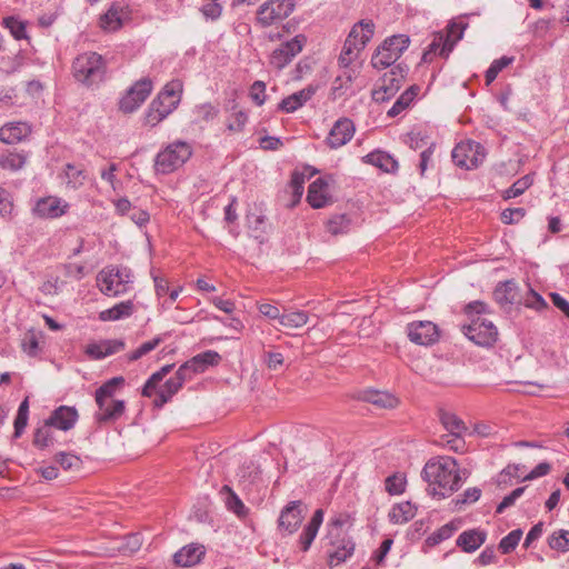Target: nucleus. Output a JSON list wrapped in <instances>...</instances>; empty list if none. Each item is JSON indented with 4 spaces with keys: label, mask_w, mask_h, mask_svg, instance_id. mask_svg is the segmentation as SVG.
Listing matches in <instances>:
<instances>
[{
    "label": "nucleus",
    "mask_w": 569,
    "mask_h": 569,
    "mask_svg": "<svg viewBox=\"0 0 569 569\" xmlns=\"http://www.w3.org/2000/svg\"><path fill=\"white\" fill-rule=\"evenodd\" d=\"M355 38H357L356 30H350L339 56V64L342 68H348L351 62L357 59L358 53L360 52L358 51V47L355 46Z\"/></svg>",
    "instance_id": "e433bc0d"
},
{
    "label": "nucleus",
    "mask_w": 569,
    "mask_h": 569,
    "mask_svg": "<svg viewBox=\"0 0 569 569\" xmlns=\"http://www.w3.org/2000/svg\"><path fill=\"white\" fill-rule=\"evenodd\" d=\"M181 93H182L181 81L172 80L164 86L162 91H160L157 97L164 101L173 102V104L176 107H178L180 103V100H181Z\"/></svg>",
    "instance_id": "c03bdc74"
},
{
    "label": "nucleus",
    "mask_w": 569,
    "mask_h": 569,
    "mask_svg": "<svg viewBox=\"0 0 569 569\" xmlns=\"http://www.w3.org/2000/svg\"><path fill=\"white\" fill-rule=\"evenodd\" d=\"M406 143L412 150H419L427 148L430 142L428 141V137L421 134L420 132H411L407 136Z\"/></svg>",
    "instance_id": "774afa93"
},
{
    "label": "nucleus",
    "mask_w": 569,
    "mask_h": 569,
    "mask_svg": "<svg viewBox=\"0 0 569 569\" xmlns=\"http://www.w3.org/2000/svg\"><path fill=\"white\" fill-rule=\"evenodd\" d=\"M191 154L192 148L188 142L173 141L156 156L154 171L160 174H169L183 166Z\"/></svg>",
    "instance_id": "423d86ee"
},
{
    "label": "nucleus",
    "mask_w": 569,
    "mask_h": 569,
    "mask_svg": "<svg viewBox=\"0 0 569 569\" xmlns=\"http://www.w3.org/2000/svg\"><path fill=\"white\" fill-rule=\"evenodd\" d=\"M456 530H457V526L453 522H449V523L442 526L441 528H439L430 537H428L427 542L430 546L438 545L441 541L449 539Z\"/></svg>",
    "instance_id": "13d9d810"
},
{
    "label": "nucleus",
    "mask_w": 569,
    "mask_h": 569,
    "mask_svg": "<svg viewBox=\"0 0 569 569\" xmlns=\"http://www.w3.org/2000/svg\"><path fill=\"white\" fill-rule=\"evenodd\" d=\"M308 313L306 311H291L282 313L280 318V325L289 329H298L303 327L308 322Z\"/></svg>",
    "instance_id": "a18cd8bd"
},
{
    "label": "nucleus",
    "mask_w": 569,
    "mask_h": 569,
    "mask_svg": "<svg viewBox=\"0 0 569 569\" xmlns=\"http://www.w3.org/2000/svg\"><path fill=\"white\" fill-rule=\"evenodd\" d=\"M347 526H351L348 515H339L327 525L326 552L328 565L336 567L349 559L355 551V542L348 535Z\"/></svg>",
    "instance_id": "f03ea898"
},
{
    "label": "nucleus",
    "mask_w": 569,
    "mask_h": 569,
    "mask_svg": "<svg viewBox=\"0 0 569 569\" xmlns=\"http://www.w3.org/2000/svg\"><path fill=\"white\" fill-rule=\"evenodd\" d=\"M439 418L445 429L449 431V436H461L467 429L465 422L452 412L441 410Z\"/></svg>",
    "instance_id": "a19ab883"
},
{
    "label": "nucleus",
    "mask_w": 569,
    "mask_h": 569,
    "mask_svg": "<svg viewBox=\"0 0 569 569\" xmlns=\"http://www.w3.org/2000/svg\"><path fill=\"white\" fill-rule=\"evenodd\" d=\"M407 68L397 64L380 79V84L372 92V99L377 102H383L393 97L400 89L406 77Z\"/></svg>",
    "instance_id": "1a4fd4ad"
},
{
    "label": "nucleus",
    "mask_w": 569,
    "mask_h": 569,
    "mask_svg": "<svg viewBox=\"0 0 569 569\" xmlns=\"http://www.w3.org/2000/svg\"><path fill=\"white\" fill-rule=\"evenodd\" d=\"M182 383L176 378H169L163 386L157 387L154 390L156 398L153 400V406L156 408H162L181 388Z\"/></svg>",
    "instance_id": "c756f323"
},
{
    "label": "nucleus",
    "mask_w": 569,
    "mask_h": 569,
    "mask_svg": "<svg viewBox=\"0 0 569 569\" xmlns=\"http://www.w3.org/2000/svg\"><path fill=\"white\" fill-rule=\"evenodd\" d=\"M451 51H452V42L448 41V38H445L443 32H438L435 34L431 43L428 46L427 50L423 52L422 61L431 62L433 59V56H436V54L447 58Z\"/></svg>",
    "instance_id": "cd10ccee"
},
{
    "label": "nucleus",
    "mask_w": 569,
    "mask_h": 569,
    "mask_svg": "<svg viewBox=\"0 0 569 569\" xmlns=\"http://www.w3.org/2000/svg\"><path fill=\"white\" fill-rule=\"evenodd\" d=\"M351 219L346 213L331 216L327 223L326 229L332 236L343 234L350 230Z\"/></svg>",
    "instance_id": "79ce46f5"
},
{
    "label": "nucleus",
    "mask_w": 569,
    "mask_h": 569,
    "mask_svg": "<svg viewBox=\"0 0 569 569\" xmlns=\"http://www.w3.org/2000/svg\"><path fill=\"white\" fill-rule=\"evenodd\" d=\"M152 91V82L148 78H143L134 82L119 101V109L123 113H132L149 97Z\"/></svg>",
    "instance_id": "9d476101"
},
{
    "label": "nucleus",
    "mask_w": 569,
    "mask_h": 569,
    "mask_svg": "<svg viewBox=\"0 0 569 569\" xmlns=\"http://www.w3.org/2000/svg\"><path fill=\"white\" fill-rule=\"evenodd\" d=\"M62 177L67 187L73 190L81 188L87 180L86 170L73 163H67L64 166Z\"/></svg>",
    "instance_id": "7c9ffc66"
},
{
    "label": "nucleus",
    "mask_w": 569,
    "mask_h": 569,
    "mask_svg": "<svg viewBox=\"0 0 569 569\" xmlns=\"http://www.w3.org/2000/svg\"><path fill=\"white\" fill-rule=\"evenodd\" d=\"M303 520L301 501L289 502L281 511L278 519V528L281 532L292 535Z\"/></svg>",
    "instance_id": "4468645a"
},
{
    "label": "nucleus",
    "mask_w": 569,
    "mask_h": 569,
    "mask_svg": "<svg viewBox=\"0 0 569 569\" xmlns=\"http://www.w3.org/2000/svg\"><path fill=\"white\" fill-rule=\"evenodd\" d=\"M13 208L14 204L11 193L6 189L0 188V217L3 219H11Z\"/></svg>",
    "instance_id": "680f3d73"
},
{
    "label": "nucleus",
    "mask_w": 569,
    "mask_h": 569,
    "mask_svg": "<svg viewBox=\"0 0 569 569\" xmlns=\"http://www.w3.org/2000/svg\"><path fill=\"white\" fill-rule=\"evenodd\" d=\"M317 89L318 86L309 84L305 89L286 97L279 103V110L287 113L295 112L313 97Z\"/></svg>",
    "instance_id": "4be33fe9"
},
{
    "label": "nucleus",
    "mask_w": 569,
    "mask_h": 569,
    "mask_svg": "<svg viewBox=\"0 0 569 569\" xmlns=\"http://www.w3.org/2000/svg\"><path fill=\"white\" fill-rule=\"evenodd\" d=\"M31 133V127L27 122H12L0 128V140L8 144L22 141Z\"/></svg>",
    "instance_id": "b1692460"
},
{
    "label": "nucleus",
    "mask_w": 569,
    "mask_h": 569,
    "mask_svg": "<svg viewBox=\"0 0 569 569\" xmlns=\"http://www.w3.org/2000/svg\"><path fill=\"white\" fill-rule=\"evenodd\" d=\"M70 204L56 196L38 199L32 208V213L41 219H57L68 212Z\"/></svg>",
    "instance_id": "f8f14e48"
},
{
    "label": "nucleus",
    "mask_w": 569,
    "mask_h": 569,
    "mask_svg": "<svg viewBox=\"0 0 569 569\" xmlns=\"http://www.w3.org/2000/svg\"><path fill=\"white\" fill-rule=\"evenodd\" d=\"M410 39L406 34H395L387 38L371 57L375 69L382 70L392 66L408 49Z\"/></svg>",
    "instance_id": "0eeeda50"
},
{
    "label": "nucleus",
    "mask_w": 569,
    "mask_h": 569,
    "mask_svg": "<svg viewBox=\"0 0 569 569\" xmlns=\"http://www.w3.org/2000/svg\"><path fill=\"white\" fill-rule=\"evenodd\" d=\"M306 37L303 34H298L291 40L281 43L278 48H276L269 58V63L273 68L281 70L286 66H288L292 59L302 51L306 44Z\"/></svg>",
    "instance_id": "9b49d317"
},
{
    "label": "nucleus",
    "mask_w": 569,
    "mask_h": 569,
    "mask_svg": "<svg viewBox=\"0 0 569 569\" xmlns=\"http://www.w3.org/2000/svg\"><path fill=\"white\" fill-rule=\"evenodd\" d=\"M134 306L131 300L122 301L117 303L110 309L103 310L100 312L99 318L102 321H116L127 317H130L133 313Z\"/></svg>",
    "instance_id": "473e14b6"
},
{
    "label": "nucleus",
    "mask_w": 569,
    "mask_h": 569,
    "mask_svg": "<svg viewBox=\"0 0 569 569\" xmlns=\"http://www.w3.org/2000/svg\"><path fill=\"white\" fill-rule=\"evenodd\" d=\"M353 134V122L348 118H340L331 128L326 141L330 148L337 149L349 142Z\"/></svg>",
    "instance_id": "dca6fc26"
},
{
    "label": "nucleus",
    "mask_w": 569,
    "mask_h": 569,
    "mask_svg": "<svg viewBox=\"0 0 569 569\" xmlns=\"http://www.w3.org/2000/svg\"><path fill=\"white\" fill-rule=\"evenodd\" d=\"M385 483L389 495H401L405 491L406 478L402 475L393 473L386 479Z\"/></svg>",
    "instance_id": "bf43d9fd"
},
{
    "label": "nucleus",
    "mask_w": 569,
    "mask_h": 569,
    "mask_svg": "<svg viewBox=\"0 0 569 569\" xmlns=\"http://www.w3.org/2000/svg\"><path fill=\"white\" fill-rule=\"evenodd\" d=\"M548 545L552 550L559 552L569 551V531L560 529L548 538Z\"/></svg>",
    "instance_id": "de8ad7c7"
},
{
    "label": "nucleus",
    "mask_w": 569,
    "mask_h": 569,
    "mask_svg": "<svg viewBox=\"0 0 569 569\" xmlns=\"http://www.w3.org/2000/svg\"><path fill=\"white\" fill-rule=\"evenodd\" d=\"M417 509L411 502L405 501L395 505L389 511V521L395 525L406 523L416 516Z\"/></svg>",
    "instance_id": "2f4dec72"
},
{
    "label": "nucleus",
    "mask_w": 569,
    "mask_h": 569,
    "mask_svg": "<svg viewBox=\"0 0 569 569\" xmlns=\"http://www.w3.org/2000/svg\"><path fill=\"white\" fill-rule=\"evenodd\" d=\"M375 23L372 20H361L356 23L351 30H356L357 38H355V46L358 47V51L365 49L367 43L371 40L375 34Z\"/></svg>",
    "instance_id": "f704fd0d"
},
{
    "label": "nucleus",
    "mask_w": 569,
    "mask_h": 569,
    "mask_svg": "<svg viewBox=\"0 0 569 569\" xmlns=\"http://www.w3.org/2000/svg\"><path fill=\"white\" fill-rule=\"evenodd\" d=\"M477 148H480V143L476 141L458 143L451 152L452 161L467 170L477 168L481 163V158L471 157V151L477 152Z\"/></svg>",
    "instance_id": "2eb2a0df"
},
{
    "label": "nucleus",
    "mask_w": 569,
    "mask_h": 569,
    "mask_svg": "<svg viewBox=\"0 0 569 569\" xmlns=\"http://www.w3.org/2000/svg\"><path fill=\"white\" fill-rule=\"evenodd\" d=\"M421 477L429 483V493L446 498L457 491L462 477L457 460L451 457H439L429 460L421 472Z\"/></svg>",
    "instance_id": "f257e3e1"
},
{
    "label": "nucleus",
    "mask_w": 569,
    "mask_h": 569,
    "mask_svg": "<svg viewBox=\"0 0 569 569\" xmlns=\"http://www.w3.org/2000/svg\"><path fill=\"white\" fill-rule=\"evenodd\" d=\"M172 368L173 365H166L160 370L152 373L142 388V396L148 398L152 397L159 383L172 370Z\"/></svg>",
    "instance_id": "37998d69"
},
{
    "label": "nucleus",
    "mask_w": 569,
    "mask_h": 569,
    "mask_svg": "<svg viewBox=\"0 0 569 569\" xmlns=\"http://www.w3.org/2000/svg\"><path fill=\"white\" fill-rule=\"evenodd\" d=\"M74 78L86 86L100 83L106 76L107 64L103 57L97 52H84L79 54L73 63Z\"/></svg>",
    "instance_id": "20e7f679"
},
{
    "label": "nucleus",
    "mask_w": 569,
    "mask_h": 569,
    "mask_svg": "<svg viewBox=\"0 0 569 569\" xmlns=\"http://www.w3.org/2000/svg\"><path fill=\"white\" fill-rule=\"evenodd\" d=\"M293 8V0H268L258 9L257 21L269 27L289 17Z\"/></svg>",
    "instance_id": "6e6552de"
},
{
    "label": "nucleus",
    "mask_w": 569,
    "mask_h": 569,
    "mask_svg": "<svg viewBox=\"0 0 569 569\" xmlns=\"http://www.w3.org/2000/svg\"><path fill=\"white\" fill-rule=\"evenodd\" d=\"M521 303H523L527 308H531L538 311L548 307L542 296L536 292L532 288L528 289L523 299L521 298Z\"/></svg>",
    "instance_id": "4d7b16f0"
},
{
    "label": "nucleus",
    "mask_w": 569,
    "mask_h": 569,
    "mask_svg": "<svg viewBox=\"0 0 569 569\" xmlns=\"http://www.w3.org/2000/svg\"><path fill=\"white\" fill-rule=\"evenodd\" d=\"M24 162V157L18 153H10L0 158V167L9 170H19Z\"/></svg>",
    "instance_id": "0e129e2a"
},
{
    "label": "nucleus",
    "mask_w": 569,
    "mask_h": 569,
    "mask_svg": "<svg viewBox=\"0 0 569 569\" xmlns=\"http://www.w3.org/2000/svg\"><path fill=\"white\" fill-rule=\"evenodd\" d=\"M512 62H513V57H507V56H503L499 59L493 60L485 74L486 84L487 86L491 84L496 80L499 72L502 71L506 67H508Z\"/></svg>",
    "instance_id": "49530a36"
},
{
    "label": "nucleus",
    "mask_w": 569,
    "mask_h": 569,
    "mask_svg": "<svg viewBox=\"0 0 569 569\" xmlns=\"http://www.w3.org/2000/svg\"><path fill=\"white\" fill-rule=\"evenodd\" d=\"M522 537V530L521 529H515L510 531L506 537H503L499 542V550L501 553L507 555L516 549L518 546L520 539Z\"/></svg>",
    "instance_id": "3c124183"
},
{
    "label": "nucleus",
    "mask_w": 569,
    "mask_h": 569,
    "mask_svg": "<svg viewBox=\"0 0 569 569\" xmlns=\"http://www.w3.org/2000/svg\"><path fill=\"white\" fill-rule=\"evenodd\" d=\"M526 490V487L516 488L509 495H507L502 501L497 506V513H502L507 508L515 505L516 500L520 498Z\"/></svg>",
    "instance_id": "338daca9"
},
{
    "label": "nucleus",
    "mask_w": 569,
    "mask_h": 569,
    "mask_svg": "<svg viewBox=\"0 0 569 569\" xmlns=\"http://www.w3.org/2000/svg\"><path fill=\"white\" fill-rule=\"evenodd\" d=\"M221 356L213 350L201 352L189 360L192 371L196 373L203 372L209 366H216L220 362Z\"/></svg>",
    "instance_id": "c9c22d12"
},
{
    "label": "nucleus",
    "mask_w": 569,
    "mask_h": 569,
    "mask_svg": "<svg viewBox=\"0 0 569 569\" xmlns=\"http://www.w3.org/2000/svg\"><path fill=\"white\" fill-rule=\"evenodd\" d=\"M419 90L420 88L416 84L411 86L410 88H408L405 92L401 93V96L396 100V102L393 103V106L389 109V111L387 112V114L389 117H396L398 114H400L403 110H406L410 104L411 102L413 101V99L417 97V94L419 93Z\"/></svg>",
    "instance_id": "ea45409f"
},
{
    "label": "nucleus",
    "mask_w": 569,
    "mask_h": 569,
    "mask_svg": "<svg viewBox=\"0 0 569 569\" xmlns=\"http://www.w3.org/2000/svg\"><path fill=\"white\" fill-rule=\"evenodd\" d=\"M100 26L104 30H117L121 26L119 12L111 8L100 19Z\"/></svg>",
    "instance_id": "e2e57ef3"
},
{
    "label": "nucleus",
    "mask_w": 569,
    "mask_h": 569,
    "mask_svg": "<svg viewBox=\"0 0 569 569\" xmlns=\"http://www.w3.org/2000/svg\"><path fill=\"white\" fill-rule=\"evenodd\" d=\"M526 216L523 208H508L501 212L500 219L505 224L518 223Z\"/></svg>",
    "instance_id": "69168bd1"
},
{
    "label": "nucleus",
    "mask_w": 569,
    "mask_h": 569,
    "mask_svg": "<svg viewBox=\"0 0 569 569\" xmlns=\"http://www.w3.org/2000/svg\"><path fill=\"white\" fill-rule=\"evenodd\" d=\"M532 184V179L529 176H525L517 181H515L511 187H509L503 192V199L508 200L511 198H516L521 196L530 186Z\"/></svg>",
    "instance_id": "603ef678"
},
{
    "label": "nucleus",
    "mask_w": 569,
    "mask_h": 569,
    "mask_svg": "<svg viewBox=\"0 0 569 569\" xmlns=\"http://www.w3.org/2000/svg\"><path fill=\"white\" fill-rule=\"evenodd\" d=\"M206 555L204 546L189 543L173 555V562L180 567H191L199 563Z\"/></svg>",
    "instance_id": "aec40b11"
},
{
    "label": "nucleus",
    "mask_w": 569,
    "mask_h": 569,
    "mask_svg": "<svg viewBox=\"0 0 569 569\" xmlns=\"http://www.w3.org/2000/svg\"><path fill=\"white\" fill-rule=\"evenodd\" d=\"M259 473V467L256 465L254 461L249 460L244 461L243 465L240 467L238 477L243 482L253 483L258 478Z\"/></svg>",
    "instance_id": "864d4df0"
},
{
    "label": "nucleus",
    "mask_w": 569,
    "mask_h": 569,
    "mask_svg": "<svg viewBox=\"0 0 569 569\" xmlns=\"http://www.w3.org/2000/svg\"><path fill=\"white\" fill-rule=\"evenodd\" d=\"M219 493L222 497L228 510L232 511L233 513H236L239 517H242L246 515L247 510H246L243 502L240 500L238 495L229 486H227V485L223 486L220 489Z\"/></svg>",
    "instance_id": "58836bf2"
},
{
    "label": "nucleus",
    "mask_w": 569,
    "mask_h": 569,
    "mask_svg": "<svg viewBox=\"0 0 569 569\" xmlns=\"http://www.w3.org/2000/svg\"><path fill=\"white\" fill-rule=\"evenodd\" d=\"M124 385L123 377H113L106 381L102 386H100L96 390L94 399L96 403H101L103 406V400L106 399H114V393L118 388Z\"/></svg>",
    "instance_id": "4c0bfd02"
},
{
    "label": "nucleus",
    "mask_w": 569,
    "mask_h": 569,
    "mask_svg": "<svg viewBox=\"0 0 569 569\" xmlns=\"http://www.w3.org/2000/svg\"><path fill=\"white\" fill-rule=\"evenodd\" d=\"M78 417L79 415L74 407L60 406L52 411L47 422L59 430L68 431L73 428Z\"/></svg>",
    "instance_id": "a211bd4d"
},
{
    "label": "nucleus",
    "mask_w": 569,
    "mask_h": 569,
    "mask_svg": "<svg viewBox=\"0 0 569 569\" xmlns=\"http://www.w3.org/2000/svg\"><path fill=\"white\" fill-rule=\"evenodd\" d=\"M493 297L500 306L521 303V297L513 280L500 282L493 291Z\"/></svg>",
    "instance_id": "a878e982"
},
{
    "label": "nucleus",
    "mask_w": 569,
    "mask_h": 569,
    "mask_svg": "<svg viewBox=\"0 0 569 569\" xmlns=\"http://www.w3.org/2000/svg\"><path fill=\"white\" fill-rule=\"evenodd\" d=\"M316 173V170H312L311 167L307 166L303 168V171H293L290 179V188L292 189V193L295 197L292 206L300 201L303 193V184L307 179L311 178Z\"/></svg>",
    "instance_id": "72a5a7b5"
},
{
    "label": "nucleus",
    "mask_w": 569,
    "mask_h": 569,
    "mask_svg": "<svg viewBox=\"0 0 569 569\" xmlns=\"http://www.w3.org/2000/svg\"><path fill=\"white\" fill-rule=\"evenodd\" d=\"M323 515L325 513H323L322 509H317L313 512L310 521L303 528L302 533L300 535V538H299V545L303 552L308 551L309 548L311 547V545L318 533V530L323 521Z\"/></svg>",
    "instance_id": "bb28decb"
},
{
    "label": "nucleus",
    "mask_w": 569,
    "mask_h": 569,
    "mask_svg": "<svg viewBox=\"0 0 569 569\" xmlns=\"http://www.w3.org/2000/svg\"><path fill=\"white\" fill-rule=\"evenodd\" d=\"M361 401L369 402L377 409H393L399 405L398 398L388 392L376 389H367L359 393Z\"/></svg>",
    "instance_id": "412c9836"
},
{
    "label": "nucleus",
    "mask_w": 569,
    "mask_h": 569,
    "mask_svg": "<svg viewBox=\"0 0 569 569\" xmlns=\"http://www.w3.org/2000/svg\"><path fill=\"white\" fill-rule=\"evenodd\" d=\"M307 201L315 209L323 208L331 202L328 183L323 178L316 179L309 186Z\"/></svg>",
    "instance_id": "5701e85b"
},
{
    "label": "nucleus",
    "mask_w": 569,
    "mask_h": 569,
    "mask_svg": "<svg viewBox=\"0 0 569 569\" xmlns=\"http://www.w3.org/2000/svg\"><path fill=\"white\" fill-rule=\"evenodd\" d=\"M407 335L411 342L420 346H429L438 341L437 326L431 321H413L407 326Z\"/></svg>",
    "instance_id": "ddd939ff"
},
{
    "label": "nucleus",
    "mask_w": 569,
    "mask_h": 569,
    "mask_svg": "<svg viewBox=\"0 0 569 569\" xmlns=\"http://www.w3.org/2000/svg\"><path fill=\"white\" fill-rule=\"evenodd\" d=\"M467 28L468 23L463 21H452L448 24L445 38H448V41L452 42V48L462 39L463 32Z\"/></svg>",
    "instance_id": "6e6d98bb"
},
{
    "label": "nucleus",
    "mask_w": 569,
    "mask_h": 569,
    "mask_svg": "<svg viewBox=\"0 0 569 569\" xmlns=\"http://www.w3.org/2000/svg\"><path fill=\"white\" fill-rule=\"evenodd\" d=\"M487 539L486 531L481 529H470L461 532L457 538V546L467 553L475 552Z\"/></svg>",
    "instance_id": "393cba45"
},
{
    "label": "nucleus",
    "mask_w": 569,
    "mask_h": 569,
    "mask_svg": "<svg viewBox=\"0 0 569 569\" xmlns=\"http://www.w3.org/2000/svg\"><path fill=\"white\" fill-rule=\"evenodd\" d=\"M98 411L94 413V419L99 425H106L117 421L121 418L126 410L123 400L106 399L103 406L97 403Z\"/></svg>",
    "instance_id": "f3484780"
},
{
    "label": "nucleus",
    "mask_w": 569,
    "mask_h": 569,
    "mask_svg": "<svg viewBox=\"0 0 569 569\" xmlns=\"http://www.w3.org/2000/svg\"><path fill=\"white\" fill-rule=\"evenodd\" d=\"M132 271L122 266H107L97 274V286L106 296L126 293L132 283Z\"/></svg>",
    "instance_id": "39448f33"
},
{
    "label": "nucleus",
    "mask_w": 569,
    "mask_h": 569,
    "mask_svg": "<svg viewBox=\"0 0 569 569\" xmlns=\"http://www.w3.org/2000/svg\"><path fill=\"white\" fill-rule=\"evenodd\" d=\"M54 461L59 463L64 470L79 469L81 466V459L70 452H58L54 456Z\"/></svg>",
    "instance_id": "052dcab7"
},
{
    "label": "nucleus",
    "mask_w": 569,
    "mask_h": 569,
    "mask_svg": "<svg viewBox=\"0 0 569 569\" xmlns=\"http://www.w3.org/2000/svg\"><path fill=\"white\" fill-rule=\"evenodd\" d=\"M51 427L52 426H49L46 420L44 425L36 430L33 437V445L36 447L43 449L53 443Z\"/></svg>",
    "instance_id": "8fccbe9b"
},
{
    "label": "nucleus",
    "mask_w": 569,
    "mask_h": 569,
    "mask_svg": "<svg viewBox=\"0 0 569 569\" xmlns=\"http://www.w3.org/2000/svg\"><path fill=\"white\" fill-rule=\"evenodd\" d=\"M465 311L470 317V323L462 326L465 336L479 346H493L498 339V330L491 320L482 316L487 306L481 301H472L466 306Z\"/></svg>",
    "instance_id": "7ed1b4c3"
},
{
    "label": "nucleus",
    "mask_w": 569,
    "mask_h": 569,
    "mask_svg": "<svg viewBox=\"0 0 569 569\" xmlns=\"http://www.w3.org/2000/svg\"><path fill=\"white\" fill-rule=\"evenodd\" d=\"M176 109L177 107L173 102L164 101L157 97L148 107L144 114V123L150 127H156Z\"/></svg>",
    "instance_id": "6ab92c4d"
},
{
    "label": "nucleus",
    "mask_w": 569,
    "mask_h": 569,
    "mask_svg": "<svg viewBox=\"0 0 569 569\" xmlns=\"http://www.w3.org/2000/svg\"><path fill=\"white\" fill-rule=\"evenodd\" d=\"M2 24L9 29L12 37L17 40L27 39V30H26V22L21 21L20 19L10 16L3 18Z\"/></svg>",
    "instance_id": "09e8293b"
},
{
    "label": "nucleus",
    "mask_w": 569,
    "mask_h": 569,
    "mask_svg": "<svg viewBox=\"0 0 569 569\" xmlns=\"http://www.w3.org/2000/svg\"><path fill=\"white\" fill-rule=\"evenodd\" d=\"M363 162L372 164L388 173H393L398 170L397 160L389 153L380 150H376L365 156Z\"/></svg>",
    "instance_id": "c85d7f7f"
},
{
    "label": "nucleus",
    "mask_w": 569,
    "mask_h": 569,
    "mask_svg": "<svg viewBox=\"0 0 569 569\" xmlns=\"http://www.w3.org/2000/svg\"><path fill=\"white\" fill-rule=\"evenodd\" d=\"M163 339L160 336L154 337L152 340L143 342L138 349L128 355L129 361H137L143 356L154 350Z\"/></svg>",
    "instance_id": "5fc2aeb1"
}]
</instances>
